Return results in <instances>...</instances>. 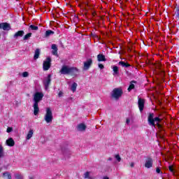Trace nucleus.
Segmentation results:
<instances>
[{"mask_svg":"<svg viewBox=\"0 0 179 179\" xmlns=\"http://www.w3.org/2000/svg\"><path fill=\"white\" fill-rule=\"evenodd\" d=\"M86 128H87L86 124L83 123L79 124L77 127L78 131H86Z\"/></svg>","mask_w":179,"mask_h":179,"instance_id":"nucleus-17","label":"nucleus"},{"mask_svg":"<svg viewBox=\"0 0 179 179\" xmlns=\"http://www.w3.org/2000/svg\"><path fill=\"white\" fill-rule=\"evenodd\" d=\"M6 145L7 146H10L12 148L13 146H15V141L13 140V138H9L8 139L6 140Z\"/></svg>","mask_w":179,"mask_h":179,"instance_id":"nucleus-15","label":"nucleus"},{"mask_svg":"<svg viewBox=\"0 0 179 179\" xmlns=\"http://www.w3.org/2000/svg\"><path fill=\"white\" fill-rule=\"evenodd\" d=\"M129 122H131V120L129 118H127L126 120V124H129Z\"/></svg>","mask_w":179,"mask_h":179,"instance_id":"nucleus-41","label":"nucleus"},{"mask_svg":"<svg viewBox=\"0 0 179 179\" xmlns=\"http://www.w3.org/2000/svg\"><path fill=\"white\" fill-rule=\"evenodd\" d=\"M12 131H13V127H8L6 132H8V134H10V132H12Z\"/></svg>","mask_w":179,"mask_h":179,"instance_id":"nucleus-35","label":"nucleus"},{"mask_svg":"<svg viewBox=\"0 0 179 179\" xmlns=\"http://www.w3.org/2000/svg\"><path fill=\"white\" fill-rule=\"evenodd\" d=\"M134 83H136V80H132L130 82V85L127 89L128 92H131V90L135 89V85Z\"/></svg>","mask_w":179,"mask_h":179,"instance_id":"nucleus-19","label":"nucleus"},{"mask_svg":"<svg viewBox=\"0 0 179 179\" xmlns=\"http://www.w3.org/2000/svg\"><path fill=\"white\" fill-rule=\"evenodd\" d=\"M99 68H100L101 69H104V65H103V64H98Z\"/></svg>","mask_w":179,"mask_h":179,"instance_id":"nucleus-38","label":"nucleus"},{"mask_svg":"<svg viewBox=\"0 0 179 179\" xmlns=\"http://www.w3.org/2000/svg\"><path fill=\"white\" fill-rule=\"evenodd\" d=\"M175 15H176V17H178V19H179V8H176Z\"/></svg>","mask_w":179,"mask_h":179,"instance_id":"nucleus-36","label":"nucleus"},{"mask_svg":"<svg viewBox=\"0 0 179 179\" xmlns=\"http://www.w3.org/2000/svg\"><path fill=\"white\" fill-rule=\"evenodd\" d=\"M23 176L20 175V174H17L15 175V179H23Z\"/></svg>","mask_w":179,"mask_h":179,"instance_id":"nucleus-33","label":"nucleus"},{"mask_svg":"<svg viewBox=\"0 0 179 179\" xmlns=\"http://www.w3.org/2000/svg\"><path fill=\"white\" fill-rule=\"evenodd\" d=\"M0 37H1V34H0Z\"/></svg>","mask_w":179,"mask_h":179,"instance_id":"nucleus-44","label":"nucleus"},{"mask_svg":"<svg viewBox=\"0 0 179 179\" xmlns=\"http://www.w3.org/2000/svg\"><path fill=\"white\" fill-rule=\"evenodd\" d=\"M51 34H54V31L52 30H48L45 31V38L50 37V36H51Z\"/></svg>","mask_w":179,"mask_h":179,"instance_id":"nucleus-24","label":"nucleus"},{"mask_svg":"<svg viewBox=\"0 0 179 179\" xmlns=\"http://www.w3.org/2000/svg\"><path fill=\"white\" fill-rule=\"evenodd\" d=\"M52 55L58 57V47L55 44L52 45Z\"/></svg>","mask_w":179,"mask_h":179,"instance_id":"nucleus-14","label":"nucleus"},{"mask_svg":"<svg viewBox=\"0 0 179 179\" xmlns=\"http://www.w3.org/2000/svg\"><path fill=\"white\" fill-rule=\"evenodd\" d=\"M138 108L141 113L143 111V108H145V99L139 98L138 101Z\"/></svg>","mask_w":179,"mask_h":179,"instance_id":"nucleus-12","label":"nucleus"},{"mask_svg":"<svg viewBox=\"0 0 179 179\" xmlns=\"http://www.w3.org/2000/svg\"><path fill=\"white\" fill-rule=\"evenodd\" d=\"M64 96V92L62 91H59L58 93V97H62Z\"/></svg>","mask_w":179,"mask_h":179,"instance_id":"nucleus-37","label":"nucleus"},{"mask_svg":"<svg viewBox=\"0 0 179 179\" xmlns=\"http://www.w3.org/2000/svg\"><path fill=\"white\" fill-rule=\"evenodd\" d=\"M44 120L47 124L52 122V110H51L50 108H46V113L45 115Z\"/></svg>","mask_w":179,"mask_h":179,"instance_id":"nucleus-4","label":"nucleus"},{"mask_svg":"<svg viewBox=\"0 0 179 179\" xmlns=\"http://www.w3.org/2000/svg\"><path fill=\"white\" fill-rule=\"evenodd\" d=\"M70 69L71 67L68 66H62L59 72L62 75H69Z\"/></svg>","mask_w":179,"mask_h":179,"instance_id":"nucleus-10","label":"nucleus"},{"mask_svg":"<svg viewBox=\"0 0 179 179\" xmlns=\"http://www.w3.org/2000/svg\"><path fill=\"white\" fill-rule=\"evenodd\" d=\"M29 29L31 30H38V27L34 25V24H31L29 26Z\"/></svg>","mask_w":179,"mask_h":179,"instance_id":"nucleus-29","label":"nucleus"},{"mask_svg":"<svg viewBox=\"0 0 179 179\" xmlns=\"http://www.w3.org/2000/svg\"><path fill=\"white\" fill-rule=\"evenodd\" d=\"M24 35V31L20 30V31H17L13 35V37H14V38H17V37H23Z\"/></svg>","mask_w":179,"mask_h":179,"instance_id":"nucleus-16","label":"nucleus"},{"mask_svg":"<svg viewBox=\"0 0 179 179\" xmlns=\"http://www.w3.org/2000/svg\"><path fill=\"white\" fill-rule=\"evenodd\" d=\"M169 170L171 173L172 176H176V167L171 164L169 166Z\"/></svg>","mask_w":179,"mask_h":179,"instance_id":"nucleus-18","label":"nucleus"},{"mask_svg":"<svg viewBox=\"0 0 179 179\" xmlns=\"http://www.w3.org/2000/svg\"><path fill=\"white\" fill-rule=\"evenodd\" d=\"M78 73H79V69L76 67H70L69 74L71 76H78Z\"/></svg>","mask_w":179,"mask_h":179,"instance_id":"nucleus-11","label":"nucleus"},{"mask_svg":"<svg viewBox=\"0 0 179 179\" xmlns=\"http://www.w3.org/2000/svg\"><path fill=\"white\" fill-rule=\"evenodd\" d=\"M93 64V59H88L86 62H84V71H87L90 66H92V64Z\"/></svg>","mask_w":179,"mask_h":179,"instance_id":"nucleus-9","label":"nucleus"},{"mask_svg":"<svg viewBox=\"0 0 179 179\" xmlns=\"http://www.w3.org/2000/svg\"><path fill=\"white\" fill-rule=\"evenodd\" d=\"M85 178H90V173L89 171L85 172L84 174Z\"/></svg>","mask_w":179,"mask_h":179,"instance_id":"nucleus-31","label":"nucleus"},{"mask_svg":"<svg viewBox=\"0 0 179 179\" xmlns=\"http://www.w3.org/2000/svg\"><path fill=\"white\" fill-rule=\"evenodd\" d=\"M108 160L109 162H111V160H113V158H112V157H109V158L108 159Z\"/></svg>","mask_w":179,"mask_h":179,"instance_id":"nucleus-42","label":"nucleus"},{"mask_svg":"<svg viewBox=\"0 0 179 179\" xmlns=\"http://www.w3.org/2000/svg\"><path fill=\"white\" fill-rule=\"evenodd\" d=\"M1 157H3V147L0 145V159Z\"/></svg>","mask_w":179,"mask_h":179,"instance_id":"nucleus-28","label":"nucleus"},{"mask_svg":"<svg viewBox=\"0 0 179 179\" xmlns=\"http://www.w3.org/2000/svg\"><path fill=\"white\" fill-rule=\"evenodd\" d=\"M43 97H44V94L43 92H36L34 94V114L35 115H38V113H40V108H38V102L43 100Z\"/></svg>","mask_w":179,"mask_h":179,"instance_id":"nucleus-1","label":"nucleus"},{"mask_svg":"<svg viewBox=\"0 0 179 179\" xmlns=\"http://www.w3.org/2000/svg\"><path fill=\"white\" fill-rule=\"evenodd\" d=\"M112 69L113 70V75H118V73H120V71L118 70V66H113Z\"/></svg>","mask_w":179,"mask_h":179,"instance_id":"nucleus-23","label":"nucleus"},{"mask_svg":"<svg viewBox=\"0 0 179 179\" xmlns=\"http://www.w3.org/2000/svg\"><path fill=\"white\" fill-rule=\"evenodd\" d=\"M130 166H131V168L135 167V163L131 162V163H130Z\"/></svg>","mask_w":179,"mask_h":179,"instance_id":"nucleus-40","label":"nucleus"},{"mask_svg":"<svg viewBox=\"0 0 179 179\" xmlns=\"http://www.w3.org/2000/svg\"><path fill=\"white\" fill-rule=\"evenodd\" d=\"M156 173H157V174H163V172H162V169H160V168L159 167H157Z\"/></svg>","mask_w":179,"mask_h":179,"instance_id":"nucleus-32","label":"nucleus"},{"mask_svg":"<svg viewBox=\"0 0 179 179\" xmlns=\"http://www.w3.org/2000/svg\"><path fill=\"white\" fill-rule=\"evenodd\" d=\"M122 90L121 88H115L112 91L110 97L115 99V100H119L120 97L122 96Z\"/></svg>","mask_w":179,"mask_h":179,"instance_id":"nucleus-3","label":"nucleus"},{"mask_svg":"<svg viewBox=\"0 0 179 179\" xmlns=\"http://www.w3.org/2000/svg\"><path fill=\"white\" fill-rule=\"evenodd\" d=\"M151 167H153V159L150 157H148L145 160V168L151 169Z\"/></svg>","mask_w":179,"mask_h":179,"instance_id":"nucleus-6","label":"nucleus"},{"mask_svg":"<svg viewBox=\"0 0 179 179\" xmlns=\"http://www.w3.org/2000/svg\"><path fill=\"white\" fill-rule=\"evenodd\" d=\"M128 52H131V48H129V49H128Z\"/></svg>","mask_w":179,"mask_h":179,"instance_id":"nucleus-43","label":"nucleus"},{"mask_svg":"<svg viewBox=\"0 0 179 179\" xmlns=\"http://www.w3.org/2000/svg\"><path fill=\"white\" fill-rule=\"evenodd\" d=\"M38 57H40V49L38 48L35 50L34 59H38Z\"/></svg>","mask_w":179,"mask_h":179,"instance_id":"nucleus-22","label":"nucleus"},{"mask_svg":"<svg viewBox=\"0 0 179 179\" xmlns=\"http://www.w3.org/2000/svg\"><path fill=\"white\" fill-rule=\"evenodd\" d=\"M51 57H48L45 61H43V71H48L51 68Z\"/></svg>","mask_w":179,"mask_h":179,"instance_id":"nucleus-5","label":"nucleus"},{"mask_svg":"<svg viewBox=\"0 0 179 179\" xmlns=\"http://www.w3.org/2000/svg\"><path fill=\"white\" fill-rule=\"evenodd\" d=\"M115 159H116V160L118 162H121V157L120 156V154L115 155Z\"/></svg>","mask_w":179,"mask_h":179,"instance_id":"nucleus-30","label":"nucleus"},{"mask_svg":"<svg viewBox=\"0 0 179 179\" xmlns=\"http://www.w3.org/2000/svg\"><path fill=\"white\" fill-rule=\"evenodd\" d=\"M148 122L149 125H151L152 127H154V128H156V123L155 122H162V119L159 117H155V113H148Z\"/></svg>","mask_w":179,"mask_h":179,"instance_id":"nucleus-2","label":"nucleus"},{"mask_svg":"<svg viewBox=\"0 0 179 179\" xmlns=\"http://www.w3.org/2000/svg\"><path fill=\"white\" fill-rule=\"evenodd\" d=\"M22 76H23V78H27V76H29V72H27V71L23 72Z\"/></svg>","mask_w":179,"mask_h":179,"instance_id":"nucleus-34","label":"nucleus"},{"mask_svg":"<svg viewBox=\"0 0 179 179\" xmlns=\"http://www.w3.org/2000/svg\"><path fill=\"white\" fill-rule=\"evenodd\" d=\"M43 85L45 86V90L50 87V85H51V74H48L45 80L43 81Z\"/></svg>","mask_w":179,"mask_h":179,"instance_id":"nucleus-7","label":"nucleus"},{"mask_svg":"<svg viewBox=\"0 0 179 179\" xmlns=\"http://www.w3.org/2000/svg\"><path fill=\"white\" fill-rule=\"evenodd\" d=\"M0 29L9 31L10 30V24L8 22L0 23Z\"/></svg>","mask_w":179,"mask_h":179,"instance_id":"nucleus-8","label":"nucleus"},{"mask_svg":"<svg viewBox=\"0 0 179 179\" xmlns=\"http://www.w3.org/2000/svg\"><path fill=\"white\" fill-rule=\"evenodd\" d=\"M118 64H119V65H120L121 66H123L124 68H128V67L131 66V64H129L128 62L125 63V62H124V61H120V62H119Z\"/></svg>","mask_w":179,"mask_h":179,"instance_id":"nucleus-21","label":"nucleus"},{"mask_svg":"<svg viewBox=\"0 0 179 179\" xmlns=\"http://www.w3.org/2000/svg\"><path fill=\"white\" fill-rule=\"evenodd\" d=\"M96 58L99 62H106V61H107L106 56L103 54H99Z\"/></svg>","mask_w":179,"mask_h":179,"instance_id":"nucleus-13","label":"nucleus"},{"mask_svg":"<svg viewBox=\"0 0 179 179\" xmlns=\"http://www.w3.org/2000/svg\"><path fill=\"white\" fill-rule=\"evenodd\" d=\"M3 177L6 178L7 179H12V175H10V173L9 172H4L3 173Z\"/></svg>","mask_w":179,"mask_h":179,"instance_id":"nucleus-26","label":"nucleus"},{"mask_svg":"<svg viewBox=\"0 0 179 179\" xmlns=\"http://www.w3.org/2000/svg\"><path fill=\"white\" fill-rule=\"evenodd\" d=\"M78 87V84L76 83H73L71 85V90L73 93L76 92V88Z\"/></svg>","mask_w":179,"mask_h":179,"instance_id":"nucleus-27","label":"nucleus"},{"mask_svg":"<svg viewBox=\"0 0 179 179\" xmlns=\"http://www.w3.org/2000/svg\"><path fill=\"white\" fill-rule=\"evenodd\" d=\"M33 134H34V131H33V129H30L27 135V141H29V139H31V138L33 137Z\"/></svg>","mask_w":179,"mask_h":179,"instance_id":"nucleus-20","label":"nucleus"},{"mask_svg":"<svg viewBox=\"0 0 179 179\" xmlns=\"http://www.w3.org/2000/svg\"><path fill=\"white\" fill-rule=\"evenodd\" d=\"M31 36H33V34L31 32H29V33L27 34L25 36H24L23 40L24 41H26L27 40H29V38H30V37H31Z\"/></svg>","mask_w":179,"mask_h":179,"instance_id":"nucleus-25","label":"nucleus"},{"mask_svg":"<svg viewBox=\"0 0 179 179\" xmlns=\"http://www.w3.org/2000/svg\"><path fill=\"white\" fill-rule=\"evenodd\" d=\"M155 125H157V127L159 129H162V124H160V123L157 122V124H156Z\"/></svg>","mask_w":179,"mask_h":179,"instance_id":"nucleus-39","label":"nucleus"}]
</instances>
